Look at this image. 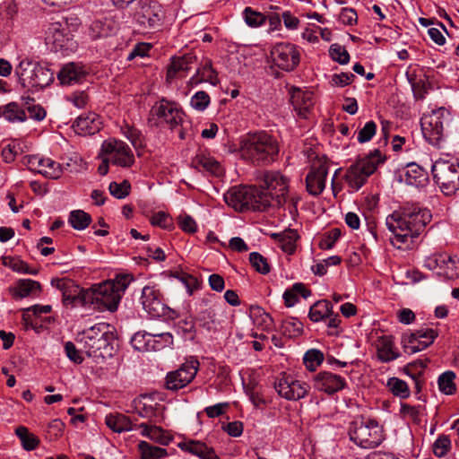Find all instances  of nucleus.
I'll list each match as a JSON object with an SVG mask.
<instances>
[{
  "label": "nucleus",
  "instance_id": "nucleus-30",
  "mask_svg": "<svg viewBox=\"0 0 459 459\" xmlns=\"http://www.w3.org/2000/svg\"><path fill=\"white\" fill-rule=\"evenodd\" d=\"M402 180L404 181L407 185L420 187L427 184L428 174L419 165L415 163H409L405 168L403 175L402 176Z\"/></svg>",
  "mask_w": 459,
  "mask_h": 459
},
{
  "label": "nucleus",
  "instance_id": "nucleus-49",
  "mask_svg": "<svg viewBox=\"0 0 459 459\" xmlns=\"http://www.w3.org/2000/svg\"><path fill=\"white\" fill-rule=\"evenodd\" d=\"M303 361L309 371H315L324 361V354L319 350H309L305 353Z\"/></svg>",
  "mask_w": 459,
  "mask_h": 459
},
{
  "label": "nucleus",
  "instance_id": "nucleus-62",
  "mask_svg": "<svg viewBox=\"0 0 459 459\" xmlns=\"http://www.w3.org/2000/svg\"><path fill=\"white\" fill-rule=\"evenodd\" d=\"M30 101L33 102L34 100L33 99L28 98V100L26 101L29 117L37 121L43 120L47 115L45 108L39 104H30Z\"/></svg>",
  "mask_w": 459,
  "mask_h": 459
},
{
  "label": "nucleus",
  "instance_id": "nucleus-45",
  "mask_svg": "<svg viewBox=\"0 0 459 459\" xmlns=\"http://www.w3.org/2000/svg\"><path fill=\"white\" fill-rule=\"evenodd\" d=\"M15 434L21 439L22 447L27 451L34 450L39 443V439L35 435L29 433L26 427H18L15 429Z\"/></svg>",
  "mask_w": 459,
  "mask_h": 459
},
{
  "label": "nucleus",
  "instance_id": "nucleus-4",
  "mask_svg": "<svg viewBox=\"0 0 459 459\" xmlns=\"http://www.w3.org/2000/svg\"><path fill=\"white\" fill-rule=\"evenodd\" d=\"M130 274H117L108 280L89 289L91 293L89 304H96L100 310L114 312L117 309L121 298L132 281Z\"/></svg>",
  "mask_w": 459,
  "mask_h": 459
},
{
  "label": "nucleus",
  "instance_id": "nucleus-39",
  "mask_svg": "<svg viewBox=\"0 0 459 459\" xmlns=\"http://www.w3.org/2000/svg\"><path fill=\"white\" fill-rule=\"evenodd\" d=\"M39 173L46 178L56 179L59 178L63 173L62 166L49 158H42L41 166Z\"/></svg>",
  "mask_w": 459,
  "mask_h": 459
},
{
  "label": "nucleus",
  "instance_id": "nucleus-44",
  "mask_svg": "<svg viewBox=\"0 0 459 459\" xmlns=\"http://www.w3.org/2000/svg\"><path fill=\"white\" fill-rule=\"evenodd\" d=\"M111 24L108 20L94 21L89 28V35L92 39L108 37L111 34Z\"/></svg>",
  "mask_w": 459,
  "mask_h": 459
},
{
  "label": "nucleus",
  "instance_id": "nucleus-53",
  "mask_svg": "<svg viewBox=\"0 0 459 459\" xmlns=\"http://www.w3.org/2000/svg\"><path fill=\"white\" fill-rule=\"evenodd\" d=\"M173 276L184 284L189 295H192L193 292L200 287V282L197 278L189 273L181 272L176 273Z\"/></svg>",
  "mask_w": 459,
  "mask_h": 459
},
{
  "label": "nucleus",
  "instance_id": "nucleus-11",
  "mask_svg": "<svg viewBox=\"0 0 459 459\" xmlns=\"http://www.w3.org/2000/svg\"><path fill=\"white\" fill-rule=\"evenodd\" d=\"M451 122V115L444 108L424 115L420 120L421 129L426 140L434 146H438L446 126Z\"/></svg>",
  "mask_w": 459,
  "mask_h": 459
},
{
  "label": "nucleus",
  "instance_id": "nucleus-46",
  "mask_svg": "<svg viewBox=\"0 0 459 459\" xmlns=\"http://www.w3.org/2000/svg\"><path fill=\"white\" fill-rule=\"evenodd\" d=\"M139 449L142 455V459H160L167 455L166 449L152 446L145 441L140 442Z\"/></svg>",
  "mask_w": 459,
  "mask_h": 459
},
{
  "label": "nucleus",
  "instance_id": "nucleus-61",
  "mask_svg": "<svg viewBox=\"0 0 459 459\" xmlns=\"http://www.w3.org/2000/svg\"><path fill=\"white\" fill-rule=\"evenodd\" d=\"M377 132V125L374 121H368L365 124L363 128H361L358 133V142L360 143H367L372 139V137L376 134Z\"/></svg>",
  "mask_w": 459,
  "mask_h": 459
},
{
  "label": "nucleus",
  "instance_id": "nucleus-41",
  "mask_svg": "<svg viewBox=\"0 0 459 459\" xmlns=\"http://www.w3.org/2000/svg\"><path fill=\"white\" fill-rule=\"evenodd\" d=\"M39 282L30 279H25L18 281L14 295L22 299L31 294H36L39 292Z\"/></svg>",
  "mask_w": 459,
  "mask_h": 459
},
{
  "label": "nucleus",
  "instance_id": "nucleus-50",
  "mask_svg": "<svg viewBox=\"0 0 459 459\" xmlns=\"http://www.w3.org/2000/svg\"><path fill=\"white\" fill-rule=\"evenodd\" d=\"M249 262L256 272L261 274H267L270 273L271 267L268 261L258 252H252L249 254Z\"/></svg>",
  "mask_w": 459,
  "mask_h": 459
},
{
  "label": "nucleus",
  "instance_id": "nucleus-34",
  "mask_svg": "<svg viewBox=\"0 0 459 459\" xmlns=\"http://www.w3.org/2000/svg\"><path fill=\"white\" fill-rule=\"evenodd\" d=\"M273 237L277 239L278 247L289 255H291L296 250V242L299 238L298 232L294 230H284L279 234H273Z\"/></svg>",
  "mask_w": 459,
  "mask_h": 459
},
{
  "label": "nucleus",
  "instance_id": "nucleus-19",
  "mask_svg": "<svg viewBox=\"0 0 459 459\" xmlns=\"http://www.w3.org/2000/svg\"><path fill=\"white\" fill-rule=\"evenodd\" d=\"M274 388L281 398L288 401H298L307 394L310 386L290 375H283L274 383Z\"/></svg>",
  "mask_w": 459,
  "mask_h": 459
},
{
  "label": "nucleus",
  "instance_id": "nucleus-56",
  "mask_svg": "<svg viewBox=\"0 0 459 459\" xmlns=\"http://www.w3.org/2000/svg\"><path fill=\"white\" fill-rule=\"evenodd\" d=\"M451 441L447 436L441 435L433 444V453L437 457L445 456L449 451Z\"/></svg>",
  "mask_w": 459,
  "mask_h": 459
},
{
  "label": "nucleus",
  "instance_id": "nucleus-17",
  "mask_svg": "<svg viewBox=\"0 0 459 459\" xmlns=\"http://www.w3.org/2000/svg\"><path fill=\"white\" fill-rule=\"evenodd\" d=\"M51 283L62 291L65 305H90L89 300L91 299V293L89 292V289H81L73 281L66 279L52 280Z\"/></svg>",
  "mask_w": 459,
  "mask_h": 459
},
{
  "label": "nucleus",
  "instance_id": "nucleus-6",
  "mask_svg": "<svg viewBox=\"0 0 459 459\" xmlns=\"http://www.w3.org/2000/svg\"><path fill=\"white\" fill-rule=\"evenodd\" d=\"M19 82L23 88L43 89L54 81V73L39 63L23 59L15 68Z\"/></svg>",
  "mask_w": 459,
  "mask_h": 459
},
{
  "label": "nucleus",
  "instance_id": "nucleus-9",
  "mask_svg": "<svg viewBox=\"0 0 459 459\" xmlns=\"http://www.w3.org/2000/svg\"><path fill=\"white\" fill-rule=\"evenodd\" d=\"M383 161L381 152L378 150H374L368 156L359 159L349 167L345 174L346 182L353 190H359Z\"/></svg>",
  "mask_w": 459,
  "mask_h": 459
},
{
  "label": "nucleus",
  "instance_id": "nucleus-5",
  "mask_svg": "<svg viewBox=\"0 0 459 459\" xmlns=\"http://www.w3.org/2000/svg\"><path fill=\"white\" fill-rule=\"evenodd\" d=\"M259 201L264 210L268 207H282L288 200L289 180L278 171H265L261 176Z\"/></svg>",
  "mask_w": 459,
  "mask_h": 459
},
{
  "label": "nucleus",
  "instance_id": "nucleus-22",
  "mask_svg": "<svg viewBox=\"0 0 459 459\" xmlns=\"http://www.w3.org/2000/svg\"><path fill=\"white\" fill-rule=\"evenodd\" d=\"M141 303L143 308L152 317H161L169 315V307L165 305L160 290L154 286H145L143 289Z\"/></svg>",
  "mask_w": 459,
  "mask_h": 459
},
{
  "label": "nucleus",
  "instance_id": "nucleus-7",
  "mask_svg": "<svg viewBox=\"0 0 459 459\" xmlns=\"http://www.w3.org/2000/svg\"><path fill=\"white\" fill-rule=\"evenodd\" d=\"M350 438L357 446L370 449L379 446L384 440L382 427L374 420L357 419L349 429Z\"/></svg>",
  "mask_w": 459,
  "mask_h": 459
},
{
  "label": "nucleus",
  "instance_id": "nucleus-10",
  "mask_svg": "<svg viewBox=\"0 0 459 459\" xmlns=\"http://www.w3.org/2000/svg\"><path fill=\"white\" fill-rule=\"evenodd\" d=\"M226 204L236 211L242 212L245 209L263 211L260 204L259 189L252 186H238L230 188L223 195Z\"/></svg>",
  "mask_w": 459,
  "mask_h": 459
},
{
  "label": "nucleus",
  "instance_id": "nucleus-63",
  "mask_svg": "<svg viewBox=\"0 0 459 459\" xmlns=\"http://www.w3.org/2000/svg\"><path fill=\"white\" fill-rule=\"evenodd\" d=\"M121 132L123 135L126 137L134 147L140 146L142 144L141 133L136 128L126 124L121 127Z\"/></svg>",
  "mask_w": 459,
  "mask_h": 459
},
{
  "label": "nucleus",
  "instance_id": "nucleus-23",
  "mask_svg": "<svg viewBox=\"0 0 459 459\" xmlns=\"http://www.w3.org/2000/svg\"><path fill=\"white\" fill-rule=\"evenodd\" d=\"M314 386L319 391L333 394L345 388L346 380L332 372L322 371L315 376Z\"/></svg>",
  "mask_w": 459,
  "mask_h": 459
},
{
  "label": "nucleus",
  "instance_id": "nucleus-55",
  "mask_svg": "<svg viewBox=\"0 0 459 459\" xmlns=\"http://www.w3.org/2000/svg\"><path fill=\"white\" fill-rule=\"evenodd\" d=\"M210 96L204 91L195 92L191 98L190 105L198 111H204L210 104Z\"/></svg>",
  "mask_w": 459,
  "mask_h": 459
},
{
  "label": "nucleus",
  "instance_id": "nucleus-60",
  "mask_svg": "<svg viewBox=\"0 0 459 459\" xmlns=\"http://www.w3.org/2000/svg\"><path fill=\"white\" fill-rule=\"evenodd\" d=\"M330 55L334 61L341 65L348 64L350 61V55L348 51L344 47L338 44H333L330 47Z\"/></svg>",
  "mask_w": 459,
  "mask_h": 459
},
{
  "label": "nucleus",
  "instance_id": "nucleus-59",
  "mask_svg": "<svg viewBox=\"0 0 459 459\" xmlns=\"http://www.w3.org/2000/svg\"><path fill=\"white\" fill-rule=\"evenodd\" d=\"M149 333H136L131 339V344L134 350L139 351H150L149 349Z\"/></svg>",
  "mask_w": 459,
  "mask_h": 459
},
{
  "label": "nucleus",
  "instance_id": "nucleus-8",
  "mask_svg": "<svg viewBox=\"0 0 459 459\" xmlns=\"http://www.w3.org/2000/svg\"><path fill=\"white\" fill-rule=\"evenodd\" d=\"M431 172L436 184L446 195H453L459 190V163L454 160L438 159Z\"/></svg>",
  "mask_w": 459,
  "mask_h": 459
},
{
  "label": "nucleus",
  "instance_id": "nucleus-35",
  "mask_svg": "<svg viewBox=\"0 0 459 459\" xmlns=\"http://www.w3.org/2000/svg\"><path fill=\"white\" fill-rule=\"evenodd\" d=\"M377 357L382 362H390L399 357V353L394 351V342L391 336H383L379 339L377 344Z\"/></svg>",
  "mask_w": 459,
  "mask_h": 459
},
{
  "label": "nucleus",
  "instance_id": "nucleus-32",
  "mask_svg": "<svg viewBox=\"0 0 459 459\" xmlns=\"http://www.w3.org/2000/svg\"><path fill=\"white\" fill-rule=\"evenodd\" d=\"M107 426L114 432L121 433L134 429L132 420L121 413H110L106 416Z\"/></svg>",
  "mask_w": 459,
  "mask_h": 459
},
{
  "label": "nucleus",
  "instance_id": "nucleus-14",
  "mask_svg": "<svg viewBox=\"0 0 459 459\" xmlns=\"http://www.w3.org/2000/svg\"><path fill=\"white\" fill-rule=\"evenodd\" d=\"M46 41L51 46L52 50L58 52H71L76 48V42L74 40V35L71 33L67 24L61 22H53L49 25Z\"/></svg>",
  "mask_w": 459,
  "mask_h": 459
},
{
  "label": "nucleus",
  "instance_id": "nucleus-31",
  "mask_svg": "<svg viewBox=\"0 0 459 459\" xmlns=\"http://www.w3.org/2000/svg\"><path fill=\"white\" fill-rule=\"evenodd\" d=\"M202 82H209L212 85L219 83L218 74L212 68V63L206 60L202 66H200L194 76H192L188 83L192 86L197 85Z\"/></svg>",
  "mask_w": 459,
  "mask_h": 459
},
{
  "label": "nucleus",
  "instance_id": "nucleus-18",
  "mask_svg": "<svg viewBox=\"0 0 459 459\" xmlns=\"http://www.w3.org/2000/svg\"><path fill=\"white\" fill-rule=\"evenodd\" d=\"M271 56L274 65L287 72L293 71L300 61V53L291 43L276 44L271 50Z\"/></svg>",
  "mask_w": 459,
  "mask_h": 459
},
{
  "label": "nucleus",
  "instance_id": "nucleus-52",
  "mask_svg": "<svg viewBox=\"0 0 459 459\" xmlns=\"http://www.w3.org/2000/svg\"><path fill=\"white\" fill-rule=\"evenodd\" d=\"M243 14L246 23L250 27H259L266 21L264 14L253 10L251 7H246Z\"/></svg>",
  "mask_w": 459,
  "mask_h": 459
},
{
  "label": "nucleus",
  "instance_id": "nucleus-33",
  "mask_svg": "<svg viewBox=\"0 0 459 459\" xmlns=\"http://www.w3.org/2000/svg\"><path fill=\"white\" fill-rule=\"evenodd\" d=\"M311 295V290L307 289L301 282H297L290 289H287L283 293L284 304L286 307H293L299 302V297L307 299Z\"/></svg>",
  "mask_w": 459,
  "mask_h": 459
},
{
  "label": "nucleus",
  "instance_id": "nucleus-29",
  "mask_svg": "<svg viewBox=\"0 0 459 459\" xmlns=\"http://www.w3.org/2000/svg\"><path fill=\"white\" fill-rule=\"evenodd\" d=\"M178 447L200 459H220L212 447H209L205 443L198 440H186L179 443Z\"/></svg>",
  "mask_w": 459,
  "mask_h": 459
},
{
  "label": "nucleus",
  "instance_id": "nucleus-42",
  "mask_svg": "<svg viewBox=\"0 0 459 459\" xmlns=\"http://www.w3.org/2000/svg\"><path fill=\"white\" fill-rule=\"evenodd\" d=\"M68 221L74 230H83L91 224V217L82 210H74L70 212Z\"/></svg>",
  "mask_w": 459,
  "mask_h": 459
},
{
  "label": "nucleus",
  "instance_id": "nucleus-54",
  "mask_svg": "<svg viewBox=\"0 0 459 459\" xmlns=\"http://www.w3.org/2000/svg\"><path fill=\"white\" fill-rule=\"evenodd\" d=\"M252 317L254 325L262 330L268 331L273 326L272 316L261 308H257Z\"/></svg>",
  "mask_w": 459,
  "mask_h": 459
},
{
  "label": "nucleus",
  "instance_id": "nucleus-48",
  "mask_svg": "<svg viewBox=\"0 0 459 459\" xmlns=\"http://www.w3.org/2000/svg\"><path fill=\"white\" fill-rule=\"evenodd\" d=\"M437 332L431 328H421L410 333L412 341H421L422 343L429 346L437 337Z\"/></svg>",
  "mask_w": 459,
  "mask_h": 459
},
{
  "label": "nucleus",
  "instance_id": "nucleus-58",
  "mask_svg": "<svg viewBox=\"0 0 459 459\" xmlns=\"http://www.w3.org/2000/svg\"><path fill=\"white\" fill-rule=\"evenodd\" d=\"M402 344L404 352L413 354L425 350L428 346L421 342V341H412L409 335L403 336Z\"/></svg>",
  "mask_w": 459,
  "mask_h": 459
},
{
  "label": "nucleus",
  "instance_id": "nucleus-57",
  "mask_svg": "<svg viewBox=\"0 0 459 459\" xmlns=\"http://www.w3.org/2000/svg\"><path fill=\"white\" fill-rule=\"evenodd\" d=\"M131 186L127 180H124L121 183L111 182L109 184L110 194L118 199H123L129 195Z\"/></svg>",
  "mask_w": 459,
  "mask_h": 459
},
{
  "label": "nucleus",
  "instance_id": "nucleus-16",
  "mask_svg": "<svg viewBox=\"0 0 459 459\" xmlns=\"http://www.w3.org/2000/svg\"><path fill=\"white\" fill-rule=\"evenodd\" d=\"M424 265L446 279L459 276V260L446 253L435 254L425 259Z\"/></svg>",
  "mask_w": 459,
  "mask_h": 459
},
{
  "label": "nucleus",
  "instance_id": "nucleus-40",
  "mask_svg": "<svg viewBox=\"0 0 459 459\" xmlns=\"http://www.w3.org/2000/svg\"><path fill=\"white\" fill-rule=\"evenodd\" d=\"M3 117L9 122H24L27 119L24 109L16 102H10L4 107Z\"/></svg>",
  "mask_w": 459,
  "mask_h": 459
},
{
  "label": "nucleus",
  "instance_id": "nucleus-25",
  "mask_svg": "<svg viewBox=\"0 0 459 459\" xmlns=\"http://www.w3.org/2000/svg\"><path fill=\"white\" fill-rule=\"evenodd\" d=\"M192 165L199 171L207 172L215 177H221L224 173L221 164L208 153H197L192 160Z\"/></svg>",
  "mask_w": 459,
  "mask_h": 459
},
{
  "label": "nucleus",
  "instance_id": "nucleus-24",
  "mask_svg": "<svg viewBox=\"0 0 459 459\" xmlns=\"http://www.w3.org/2000/svg\"><path fill=\"white\" fill-rule=\"evenodd\" d=\"M290 101L297 115L301 118H307L315 104L311 91L298 88L292 90Z\"/></svg>",
  "mask_w": 459,
  "mask_h": 459
},
{
  "label": "nucleus",
  "instance_id": "nucleus-26",
  "mask_svg": "<svg viewBox=\"0 0 459 459\" xmlns=\"http://www.w3.org/2000/svg\"><path fill=\"white\" fill-rule=\"evenodd\" d=\"M195 62L196 57L191 54L172 57L167 70V80L172 81L178 77H184Z\"/></svg>",
  "mask_w": 459,
  "mask_h": 459
},
{
  "label": "nucleus",
  "instance_id": "nucleus-64",
  "mask_svg": "<svg viewBox=\"0 0 459 459\" xmlns=\"http://www.w3.org/2000/svg\"><path fill=\"white\" fill-rule=\"evenodd\" d=\"M339 20L344 25L352 26L358 22V14L353 8L344 7L341 10Z\"/></svg>",
  "mask_w": 459,
  "mask_h": 459
},
{
  "label": "nucleus",
  "instance_id": "nucleus-3",
  "mask_svg": "<svg viewBox=\"0 0 459 459\" xmlns=\"http://www.w3.org/2000/svg\"><path fill=\"white\" fill-rule=\"evenodd\" d=\"M277 140L265 132L247 134L240 141L241 157L257 166L273 162L279 154Z\"/></svg>",
  "mask_w": 459,
  "mask_h": 459
},
{
  "label": "nucleus",
  "instance_id": "nucleus-21",
  "mask_svg": "<svg viewBox=\"0 0 459 459\" xmlns=\"http://www.w3.org/2000/svg\"><path fill=\"white\" fill-rule=\"evenodd\" d=\"M328 169V160L325 157L317 158L313 161L306 177L307 191L311 195L317 196L324 191Z\"/></svg>",
  "mask_w": 459,
  "mask_h": 459
},
{
  "label": "nucleus",
  "instance_id": "nucleus-2",
  "mask_svg": "<svg viewBox=\"0 0 459 459\" xmlns=\"http://www.w3.org/2000/svg\"><path fill=\"white\" fill-rule=\"evenodd\" d=\"M116 338L106 323L97 324L78 333L75 342L79 344L82 352L96 362H101L112 358L115 353Z\"/></svg>",
  "mask_w": 459,
  "mask_h": 459
},
{
  "label": "nucleus",
  "instance_id": "nucleus-13",
  "mask_svg": "<svg viewBox=\"0 0 459 459\" xmlns=\"http://www.w3.org/2000/svg\"><path fill=\"white\" fill-rule=\"evenodd\" d=\"M100 155L108 156L113 165L121 168H130L134 163L131 148L125 142L114 138L102 143Z\"/></svg>",
  "mask_w": 459,
  "mask_h": 459
},
{
  "label": "nucleus",
  "instance_id": "nucleus-37",
  "mask_svg": "<svg viewBox=\"0 0 459 459\" xmlns=\"http://www.w3.org/2000/svg\"><path fill=\"white\" fill-rule=\"evenodd\" d=\"M173 345V336L170 333H149V349L152 351H160L166 347Z\"/></svg>",
  "mask_w": 459,
  "mask_h": 459
},
{
  "label": "nucleus",
  "instance_id": "nucleus-36",
  "mask_svg": "<svg viewBox=\"0 0 459 459\" xmlns=\"http://www.w3.org/2000/svg\"><path fill=\"white\" fill-rule=\"evenodd\" d=\"M333 305L327 300L316 301L311 306L308 317L313 322H319L332 316Z\"/></svg>",
  "mask_w": 459,
  "mask_h": 459
},
{
  "label": "nucleus",
  "instance_id": "nucleus-1",
  "mask_svg": "<svg viewBox=\"0 0 459 459\" xmlns=\"http://www.w3.org/2000/svg\"><path fill=\"white\" fill-rule=\"evenodd\" d=\"M431 217L428 209L412 205L394 211L387 216L385 224L397 241L405 243L408 238L418 237L430 222Z\"/></svg>",
  "mask_w": 459,
  "mask_h": 459
},
{
  "label": "nucleus",
  "instance_id": "nucleus-43",
  "mask_svg": "<svg viewBox=\"0 0 459 459\" xmlns=\"http://www.w3.org/2000/svg\"><path fill=\"white\" fill-rule=\"evenodd\" d=\"M281 331L284 336L293 338L303 332V324L295 317H289L281 322Z\"/></svg>",
  "mask_w": 459,
  "mask_h": 459
},
{
  "label": "nucleus",
  "instance_id": "nucleus-38",
  "mask_svg": "<svg viewBox=\"0 0 459 459\" xmlns=\"http://www.w3.org/2000/svg\"><path fill=\"white\" fill-rule=\"evenodd\" d=\"M386 387L392 393L393 395L399 397L401 399H406L411 395V391L408 386V384L398 377H394L388 378Z\"/></svg>",
  "mask_w": 459,
  "mask_h": 459
},
{
  "label": "nucleus",
  "instance_id": "nucleus-51",
  "mask_svg": "<svg viewBox=\"0 0 459 459\" xmlns=\"http://www.w3.org/2000/svg\"><path fill=\"white\" fill-rule=\"evenodd\" d=\"M197 320L202 327L209 331L214 328L217 325L216 313L212 307L201 311L198 315Z\"/></svg>",
  "mask_w": 459,
  "mask_h": 459
},
{
  "label": "nucleus",
  "instance_id": "nucleus-15",
  "mask_svg": "<svg viewBox=\"0 0 459 459\" xmlns=\"http://www.w3.org/2000/svg\"><path fill=\"white\" fill-rule=\"evenodd\" d=\"M134 19L143 29H155L160 26L162 8L157 2L139 0L134 13Z\"/></svg>",
  "mask_w": 459,
  "mask_h": 459
},
{
  "label": "nucleus",
  "instance_id": "nucleus-28",
  "mask_svg": "<svg viewBox=\"0 0 459 459\" xmlns=\"http://www.w3.org/2000/svg\"><path fill=\"white\" fill-rule=\"evenodd\" d=\"M86 75L84 66L79 63H67L57 74V79L63 85H72L81 82Z\"/></svg>",
  "mask_w": 459,
  "mask_h": 459
},
{
  "label": "nucleus",
  "instance_id": "nucleus-20",
  "mask_svg": "<svg viewBox=\"0 0 459 459\" xmlns=\"http://www.w3.org/2000/svg\"><path fill=\"white\" fill-rule=\"evenodd\" d=\"M199 368V361L191 359L183 363L179 368L169 372L166 376V387L177 391L187 385L195 378Z\"/></svg>",
  "mask_w": 459,
  "mask_h": 459
},
{
  "label": "nucleus",
  "instance_id": "nucleus-47",
  "mask_svg": "<svg viewBox=\"0 0 459 459\" xmlns=\"http://www.w3.org/2000/svg\"><path fill=\"white\" fill-rule=\"evenodd\" d=\"M455 374L453 371H446L438 377L437 384L441 393L450 395L455 394L456 388L454 382Z\"/></svg>",
  "mask_w": 459,
  "mask_h": 459
},
{
  "label": "nucleus",
  "instance_id": "nucleus-12",
  "mask_svg": "<svg viewBox=\"0 0 459 459\" xmlns=\"http://www.w3.org/2000/svg\"><path fill=\"white\" fill-rule=\"evenodd\" d=\"M151 115L156 117V125H166L169 129H177L183 124L184 113L179 105L174 101L162 99L151 109Z\"/></svg>",
  "mask_w": 459,
  "mask_h": 459
},
{
  "label": "nucleus",
  "instance_id": "nucleus-27",
  "mask_svg": "<svg viewBox=\"0 0 459 459\" xmlns=\"http://www.w3.org/2000/svg\"><path fill=\"white\" fill-rule=\"evenodd\" d=\"M100 117L94 112H89L81 115L73 126L78 134L91 135L100 131Z\"/></svg>",
  "mask_w": 459,
  "mask_h": 459
}]
</instances>
